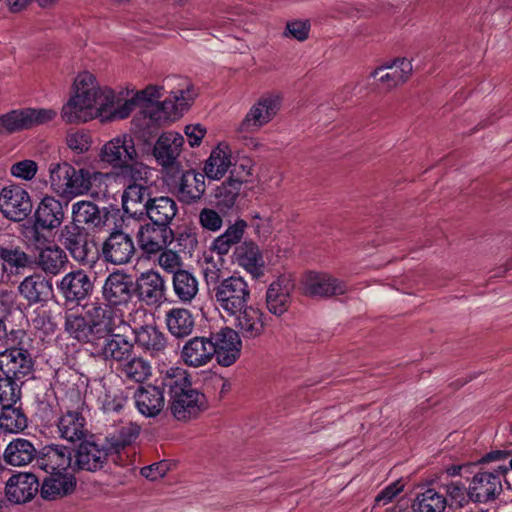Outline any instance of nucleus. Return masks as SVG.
I'll return each mask as SVG.
<instances>
[{
  "instance_id": "1",
  "label": "nucleus",
  "mask_w": 512,
  "mask_h": 512,
  "mask_svg": "<svg viewBox=\"0 0 512 512\" xmlns=\"http://www.w3.org/2000/svg\"><path fill=\"white\" fill-rule=\"evenodd\" d=\"M141 112L150 124L175 121L190 107L196 97L193 84L187 78H167L165 86L148 85L135 92Z\"/></svg>"
},
{
  "instance_id": "2",
  "label": "nucleus",
  "mask_w": 512,
  "mask_h": 512,
  "mask_svg": "<svg viewBox=\"0 0 512 512\" xmlns=\"http://www.w3.org/2000/svg\"><path fill=\"white\" fill-rule=\"evenodd\" d=\"M113 100V89L100 86L89 71L78 73L73 83V93L63 105L61 117L69 124L86 123L100 118L103 121Z\"/></svg>"
},
{
  "instance_id": "3",
  "label": "nucleus",
  "mask_w": 512,
  "mask_h": 512,
  "mask_svg": "<svg viewBox=\"0 0 512 512\" xmlns=\"http://www.w3.org/2000/svg\"><path fill=\"white\" fill-rule=\"evenodd\" d=\"M50 190L65 199L98 196L107 189L108 173L87 168L77 169L67 161L51 163L48 168Z\"/></svg>"
},
{
  "instance_id": "4",
  "label": "nucleus",
  "mask_w": 512,
  "mask_h": 512,
  "mask_svg": "<svg viewBox=\"0 0 512 512\" xmlns=\"http://www.w3.org/2000/svg\"><path fill=\"white\" fill-rule=\"evenodd\" d=\"M163 384L169 389L170 410L177 420L188 421L205 410V395L192 387L189 375L183 368H168Z\"/></svg>"
},
{
  "instance_id": "5",
  "label": "nucleus",
  "mask_w": 512,
  "mask_h": 512,
  "mask_svg": "<svg viewBox=\"0 0 512 512\" xmlns=\"http://www.w3.org/2000/svg\"><path fill=\"white\" fill-rule=\"evenodd\" d=\"M217 309L226 316L235 315L249 304L251 289L248 281L240 275H231L220 280L213 288Z\"/></svg>"
},
{
  "instance_id": "6",
  "label": "nucleus",
  "mask_w": 512,
  "mask_h": 512,
  "mask_svg": "<svg viewBox=\"0 0 512 512\" xmlns=\"http://www.w3.org/2000/svg\"><path fill=\"white\" fill-rule=\"evenodd\" d=\"M57 111L53 108L25 107L0 115V134H13L52 122Z\"/></svg>"
},
{
  "instance_id": "7",
  "label": "nucleus",
  "mask_w": 512,
  "mask_h": 512,
  "mask_svg": "<svg viewBox=\"0 0 512 512\" xmlns=\"http://www.w3.org/2000/svg\"><path fill=\"white\" fill-rule=\"evenodd\" d=\"M98 157L101 163L113 169L124 170L138 163L139 154L132 135L123 133L105 142Z\"/></svg>"
},
{
  "instance_id": "8",
  "label": "nucleus",
  "mask_w": 512,
  "mask_h": 512,
  "mask_svg": "<svg viewBox=\"0 0 512 512\" xmlns=\"http://www.w3.org/2000/svg\"><path fill=\"white\" fill-rule=\"evenodd\" d=\"M91 322L95 343L116 332H128L130 325L123 319L122 313L110 305L91 304L86 311Z\"/></svg>"
},
{
  "instance_id": "9",
  "label": "nucleus",
  "mask_w": 512,
  "mask_h": 512,
  "mask_svg": "<svg viewBox=\"0 0 512 512\" xmlns=\"http://www.w3.org/2000/svg\"><path fill=\"white\" fill-rule=\"evenodd\" d=\"M281 105L282 97L279 94L269 92L261 95L245 114L238 131L258 132L275 118Z\"/></svg>"
},
{
  "instance_id": "10",
  "label": "nucleus",
  "mask_w": 512,
  "mask_h": 512,
  "mask_svg": "<svg viewBox=\"0 0 512 512\" xmlns=\"http://www.w3.org/2000/svg\"><path fill=\"white\" fill-rule=\"evenodd\" d=\"M508 470V466L499 464L492 470L476 473L469 485L470 499L484 503L496 498L502 490V478Z\"/></svg>"
},
{
  "instance_id": "11",
  "label": "nucleus",
  "mask_w": 512,
  "mask_h": 512,
  "mask_svg": "<svg viewBox=\"0 0 512 512\" xmlns=\"http://www.w3.org/2000/svg\"><path fill=\"white\" fill-rule=\"evenodd\" d=\"M0 211L5 218L14 222L26 219L32 211L29 193L17 184L3 187L0 191Z\"/></svg>"
},
{
  "instance_id": "12",
  "label": "nucleus",
  "mask_w": 512,
  "mask_h": 512,
  "mask_svg": "<svg viewBox=\"0 0 512 512\" xmlns=\"http://www.w3.org/2000/svg\"><path fill=\"white\" fill-rule=\"evenodd\" d=\"M210 338L215 349L214 356L220 366L229 367L239 359L242 350V340L236 330L224 327L218 332L211 334Z\"/></svg>"
},
{
  "instance_id": "13",
  "label": "nucleus",
  "mask_w": 512,
  "mask_h": 512,
  "mask_svg": "<svg viewBox=\"0 0 512 512\" xmlns=\"http://www.w3.org/2000/svg\"><path fill=\"white\" fill-rule=\"evenodd\" d=\"M72 464V451L66 446L52 444L43 447L37 454L35 465L48 475L67 473Z\"/></svg>"
},
{
  "instance_id": "14",
  "label": "nucleus",
  "mask_w": 512,
  "mask_h": 512,
  "mask_svg": "<svg viewBox=\"0 0 512 512\" xmlns=\"http://www.w3.org/2000/svg\"><path fill=\"white\" fill-rule=\"evenodd\" d=\"M294 283L288 276H280L269 284L265 294V305L269 313L280 317L291 304Z\"/></svg>"
},
{
  "instance_id": "15",
  "label": "nucleus",
  "mask_w": 512,
  "mask_h": 512,
  "mask_svg": "<svg viewBox=\"0 0 512 512\" xmlns=\"http://www.w3.org/2000/svg\"><path fill=\"white\" fill-rule=\"evenodd\" d=\"M134 253L135 246L132 237L122 230L111 232L102 245L104 259L115 265L128 263Z\"/></svg>"
},
{
  "instance_id": "16",
  "label": "nucleus",
  "mask_w": 512,
  "mask_h": 512,
  "mask_svg": "<svg viewBox=\"0 0 512 512\" xmlns=\"http://www.w3.org/2000/svg\"><path fill=\"white\" fill-rule=\"evenodd\" d=\"M305 294L310 296L329 297L341 295L347 291L346 284L328 273L310 271L302 280Z\"/></svg>"
},
{
  "instance_id": "17",
  "label": "nucleus",
  "mask_w": 512,
  "mask_h": 512,
  "mask_svg": "<svg viewBox=\"0 0 512 512\" xmlns=\"http://www.w3.org/2000/svg\"><path fill=\"white\" fill-rule=\"evenodd\" d=\"M172 240L173 232L169 227L154 223L142 225L137 233L138 245L148 255L161 252Z\"/></svg>"
},
{
  "instance_id": "18",
  "label": "nucleus",
  "mask_w": 512,
  "mask_h": 512,
  "mask_svg": "<svg viewBox=\"0 0 512 512\" xmlns=\"http://www.w3.org/2000/svg\"><path fill=\"white\" fill-rule=\"evenodd\" d=\"M240 337L244 339H256L265 331V314L253 305L247 304L240 312L230 315Z\"/></svg>"
},
{
  "instance_id": "19",
  "label": "nucleus",
  "mask_w": 512,
  "mask_h": 512,
  "mask_svg": "<svg viewBox=\"0 0 512 512\" xmlns=\"http://www.w3.org/2000/svg\"><path fill=\"white\" fill-rule=\"evenodd\" d=\"M127 333L116 332L94 343V352L105 361L122 362L129 359L133 351V343L127 339Z\"/></svg>"
},
{
  "instance_id": "20",
  "label": "nucleus",
  "mask_w": 512,
  "mask_h": 512,
  "mask_svg": "<svg viewBox=\"0 0 512 512\" xmlns=\"http://www.w3.org/2000/svg\"><path fill=\"white\" fill-rule=\"evenodd\" d=\"M39 490V481L32 473L13 474L6 482L5 494L8 501L22 504L30 501Z\"/></svg>"
},
{
  "instance_id": "21",
  "label": "nucleus",
  "mask_w": 512,
  "mask_h": 512,
  "mask_svg": "<svg viewBox=\"0 0 512 512\" xmlns=\"http://www.w3.org/2000/svg\"><path fill=\"white\" fill-rule=\"evenodd\" d=\"M32 359L23 348H9L0 352V371L4 376L20 380L32 370Z\"/></svg>"
},
{
  "instance_id": "22",
  "label": "nucleus",
  "mask_w": 512,
  "mask_h": 512,
  "mask_svg": "<svg viewBox=\"0 0 512 512\" xmlns=\"http://www.w3.org/2000/svg\"><path fill=\"white\" fill-rule=\"evenodd\" d=\"M232 259L253 278L257 279L263 275L264 258L259 246L252 240L243 241L236 246Z\"/></svg>"
},
{
  "instance_id": "23",
  "label": "nucleus",
  "mask_w": 512,
  "mask_h": 512,
  "mask_svg": "<svg viewBox=\"0 0 512 512\" xmlns=\"http://www.w3.org/2000/svg\"><path fill=\"white\" fill-rule=\"evenodd\" d=\"M133 293V283L130 277L124 273H111L102 287L103 298L110 306L127 304Z\"/></svg>"
},
{
  "instance_id": "24",
  "label": "nucleus",
  "mask_w": 512,
  "mask_h": 512,
  "mask_svg": "<svg viewBox=\"0 0 512 512\" xmlns=\"http://www.w3.org/2000/svg\"><path fill=\"white\" fill-rule=\"evenodd\" d=\"M214 354L210 337H193L183 345L180 357L187 366L198 368L207 365Z\"/></svg>"
},
{
  "instance_id": "25",
  "label": "nucleus",
  "mask_w": 512,
  "mask_h": 512,
  "mask_svg": "<svg viewBox=\"0 0 512 512\" xmlns=\"http://www.w3.org/2000/svg\"><path fill=\"white\" fill-rule=\"evenodd\" d=\"M184 145V137L174 131L162 133L157 139L153 154L163 167H172L176 163Z\"/></svg>"
},
{
  "instance_id": "26",
  "label": "nucleus",
  "mask_w": 512,
  "mask_h": 512,
  "mask_svg": "<svg viewBox=\"0 0 512 512\" xmlns=\"http://www.w3.org/2000/svg\"><path fill=\"white\" fill-rule=\"evenodd\" d=\"M36 226L45 230H54L61 226L64 220V208L60 200L54 196L41 199L35 211Z\"/></svg>"
},
{
  "instance_id": "27",
  "label": "nucleus",
  "mask_w": 512,
  "mask_h": 512,
  "mask_svg": "<svg viewBox=\"0 0 512 512\" xmlns=\"http://www.w3.org/2000/svg\"><path fill=\"white\" fill-rule=\"evenodd\" d=\"M109 448L93 442H82L76 452V465L79 469L87 471H97L101 469L107 461Z\"/></svg>"
},
{
  "instance_id": "28",
  "label": "nucleus",
  "mask_w": 512,
  "mask_h": 512,
  "mask_svg": "<svg viewBox=\"0 0 512 512\" xmlns=\"http://www.w3.org/2000/svg\"><path fill=\"white\" fill-rule=\"evenodd\" d=\"M86 424V419L79 411L68 410L59 416L56 427L61 439L78 442L85 439L88 433Z\"/></svg>"
},
{
  "instance_id": "29",
  "label": "nucleus",
  "mask_w": 512,
  "mask_h": 512,
  "mask_svg": "<svg viewBox=\"0 0 512 512\" xmlns=\"http://www.w3.org/2000/svg\"><path fill=\"white\" fill-rule=\"evenodd\" d=\"M137 290L142 301L148 305H155L165 298L166 285L158 272L149 270L137 279Z\"/></svg>"
},
{
  "instance_id": "30",
  "label": "nucleus",
  "mask_w": 512,
  "mask_h": 512,
  "mask_svg": "<svg viewBox=\"0 0 512 512\" xmlns=\"http://www.w3.org/2000/svg\"><path fill=\"white\" fill-rule=\"evenodd\" d=\"M64 246L71 257L82 266L92 268L98 260V251L95 245L80 233L67 235Z\"/></svg>"
},
{
  "instance_id": "31",
  "label": "nucleus",
  "mask_w": 512,
  "mask_h": 512,
  "mask_svg": "<svg viewBox=\"0 0 512 512\" xmlns=\"http://www.w3.org/2000/svg\"><path fill=\"white\" fill-rule=\"evenodd\" d=\"M137 410L145 417L157 416L165 405L163 391L153 385L141 386L134 393Z\"/></svg>"
},
{
  "instance_id": "32",
  "label": "nucleus",
  "mask_w": 512,
  "mask_h": 512,
  "mask_svg": "<svg viewBox=\"0 0 512 512\" xmlns=\"http://www.w3.org/2000/svg\"><path fill=\"white\" fill-rule=\"evenodd\" d=\"M232 165V150L228 143L220 142L212 149L204 164V175L211 180H220Z\"/></svg>"
},
{
  "instance_id": "33",
  "label": "nucleus",
  "mask_w": 512,
  "mask_h": 512,
  "mask_svg": "<svg viewBox=\"0 0 512 512\" xmlns=\"http://www.w3.org/2000/svg\"><path fill=\"white\" fill-rule=\"evenodd\" d=\"M144 211L152 223L169 227L177 214L178 207L174 199L167 196H158L147 199Z\"/></svg>"
},
{
  "instance_id": "34",
  "label": "nucleus",
  "mask_w": 512,
  "mask_h": 512,
  "mask_svg": "<svg viewBox=\"0 0 512 512\" xmlns=\"http://www.w3.org/2000/svg\"><path fill=\"white\" fill-rule=\"evenodd\" d=\"M59 289L67 301H80L92 290V282L82 270L66 274L59 283Z\"/></svg>"
},
{
  "instance_id": "35",
  "label": "nucleus",
  "mask_w": 512,
  "mask_h": 512,
  "mask_svg": "<svg viewBox=\"0 0 512 512\" xmlns=\"http://www.w3.org/2000/svg\"><path fill=\"white\" fill-rule=\"evenodd\" d=\"M134 334L135 344L151 356L162 353L167 345L165 335L155 326L146 325L130 329Z\"/></svg>"
},
{
  "instance_id": "36",
  "label": "nucleus",
  "mask_w": 512,
  "mask_h": 512,
  "mask_svg": "<svg viewBox=\"0 0 512 512\" xmlns=\"http://www.w3.org/2000/svg\"><path fill=\"white\" fill-rule=\"evenodd\" d=\"M248 228V223L242 219L237 218L234 223L227 226L225 231L217 236L210 245L211 252L216 255H227L233 246H238L242 243V239Z\"/></svg>"
},
{
  "instance_id": "37",
  "label": "nucleus",
  "mask_w": 512,
  "mask_h": 512,
  "mask_svg": "<svg viewBox=\"0 0 512 512\" xmlns=\"http://www.w3.org/2000/svg\"><path fill=\"white\" fill-rule=\"evenodd\" d=\"M76 479L70 472L50 474L41 486V496L46 500H56L74 491Z\"/></svg>"
},
{
  "instance_id": "38",
  "label": "nucleus",
  "mask_w": 512,
  "mask_h": 512,
  "mask_svg": "<svg viewBox=\"0 0 512 512\" xmlns=\"http://www.w3.org/2000/svg\"><path fill=\"white\" fill-rule=\"evenodd\" d=\"M18 290L29 304H36L49 299L52 295V284L44 276L34 274L25 277Z\"/></svg>"
},
{
  "instance_id": "39",
  "label": "nucleus",
  "mask_w": 512,
  "mask_h": 512,
  "mask_svg": "<svg viewBox=\"0 0 512 512\" xmlns=\"http://www.w3.org/2000/svg\"><path fill=\"white\" fill-rule=\"evenodd\" d=\"M386 69L389 71L383 73L385 68L379 67L371 76L374 78L379 76L378 80L382 86L386 89H392L409 78L412 72V63L405 58L397 59L392 64L386 66Z\"/></svg>"
},
{
  "instance_id": "40",
  "label": "nucleus",
  "mask_w": 512,
  "mask_h": 512,
  "mask_svg": "<svg viewBox=\"0 0 512 512\" xmlns=\"http://www.w3.org/2000/svg\"><path fill=\"white\" fill-rule=\"evenodd\" d=\"M205 189L204 174L195 171H186L180 178L177 195L181 202L192 204L202 197Z\"/></svg>"
},
{
  "instance_id": "41",
  "label": "nucleus",
  "mask_w": 512,
  "mask_h": 512,
  "mask_svg": "<svg viewBox=\"0 0 512 512\" xmlns=\"http://www.w3.org/2000/svg\"><path fill=\"white\" fill-rule=\"evenodd\" d=\"M72 223L77 228H100L105 224L97 205L90 201H77L71 208Z\"/></svg>"
},
{
  "instance_id": "42",
  "label": "nucleus",
  "mask_w": 512,
  "mask_h": 512,
  "mask_svg": "<svg viewBox=\"0 0 512 512\" xmlns=\"http://www.w3.org/2000/svg\"><path fill=\"white\" fill-rule=\"evenodd\" d=\"M34 445L27 439L16 438L11 441L5 451L4 460L12 466H25L37 457Z\"/></svg>"
},
{
  "instance_id": "43",
  "label": "nucleus",
  "mask_w": 512,
  "mask_h": 512,
  "mask_svg": "<svg viewBox=\"0 0 512 512\" xmlns=\"http://www.w3.org/2000/svg\"><path fill=\"white\" fill-rule=\"evenodd\" d=\"M173 291L180 302L191 303L199 292V282L196 276L187 270H178L173 275Z\"/></svg>"
},
{
  "instance_id": "44",
  "label": "nucleus",
  "mask_w": 512,
  "mask_h": 512,
  "mask_svg": "<svg viewBox=\"0 0 512 512\" xmlns=\"http://www.w3.org/2000/svg\"><path fill=\"white\" fill-rule=\"evenodd\" d=\"M165 320L169 332L178 338L191 334L195 325L192 313L185 308L170 309Z\"/></svg>"
},
{
  "instance_id": "45",
  "label": "nucleus",
  "mask_w": 512,
  "mask_h": 512,
  "mask_svg": "<svg viewBox=\"0 0 512 512\" xmlns=\"http://www.w3.org/2000/svg\"><path fill=\"white\" fill-rule=\"evenodd\" d=\"M65 331L74 339L90 343H95L92 332L91 322L88 318L75 312H68L65 316Z\"/></svg>"
},
{
  "instance_id": "46",
  "label": "nucleus",
  "mask_w": 512,
  "mask_h": 512,
  "mask_svg": "<svg viewBox=\"0 0 512 512\" xmlns=\"http://www.w3.org/2000/svg\"><path fill=\"white\" fill-rule=\"evenodd\" d=\"M120 93L119 96L113 91V100L111 106L109 107V111H107L106 116H104L103 121H109L114 119H125L127 118L137 107L141 108V103L138 100L135 92L127 91L126 98H122Z\"/></svg>"
},
{
  "instance_id": "47",
  "label": "nucleus",
  "mask_w": 512,
  "mask_h": 512,
  "mask_svg": "<svg viewBox=\"0 0 512 512\" xmlns=\"http://www.w3.org/2000/svg\"><path fill=\"white\" fill-rule=\"evenodd\" d=\"M27 425V417L17 404L1 408L0 429L3 432L11 434L20 433Z\"/></svg>"
},
{
  "instance_id": "48",
  "label": "nucleus",
  "mask_w": 512,
  "mask_h": 512,
  "mask_svg": "<svg viewBox=\"0 0 512 512\" xmlns=\"http://www.w3.org/2000/svg\"><path fill=\"white\" fill-rule=\"evenodd\" d=\"M67 261L64 250L56 245L48 246L41 249L38 256L39 266L46 272L52 275L58 274L64 267Z\"/></svg>"
},
{
  "instance_id": "49",
  "label": "nucleus",
  "mask_w": 512,
  "mask_h": 512,
  "mask_svg": "<svg viewBox=\"0 0 512 512\" xmlns=\"http://www.w3.org/2000/svg\"><path fill=\"white\" fill-rule=\"evenodd\" d=\"M94 383L97 386V400L105 412H119L124 407L127 399L120 390L107 388L102 380Z\"/></svg>"
},
{
  "instance_id": "50",
  "label": "nucleus",
  "mask_w": 512,
  "mask_h": 512,
  "mask_svg": "<svg viewBox=\"0 0 512 512\" xmlns=\"http://www.w3.org/2000/svg\"><path fill=\"white\" fill-rule=\"evenodd\" d=\"M446 506L445 495L435 489H427L418 494L413 503L415 512H444Z\"/></svg>"
},
{
  "instance_id": "51",
  "label": "nucleus",
  "mask_w": 512,
  "mask_h": 512,
  "mask_svg": "<svg viewBox=\"0 0 512 512\" xmlns=\"http://www.w3.org/2000/svg\"><path fill=\"white\" fill-rule=\"evenodd\" d=\"M121 373L128 380L143 382L151 376L152 367L142 357H133L122 365Z\"/></svg>"
},
{
  "instance_id": "52",
  "label": "nucleus",
  "mask_w": 512,
  "mask_h": 512,
  "mask_svg": "<svg viewBox=\"0 0 512 512\" xmlns=\"http://www.w3.org/2000/svg\"><path fill=\"white\" fill-rule=\"evenodd\" d=\"M92 143V135L85 129L70 128L66 132L65 144L74 154L81 155L87 153Z\"/></svg>"
},
{
  "instance_id": "53",
  "label": "nucleus",
  "mask_w": 512,
  "mask_h": 512,
  "mask_svg": "<svg viewBox=\"0 0 512 512\" xmlns=\"http://www.w3.org/2000/svg\"><path fill=\"white\" fill-rule=\"evenodd\" d=\"M147 199H152L149 189L141 184L134 183L125 189L122 195V205L126 212L136 214L138 210L133 209L134 206L137 204L144 206Z\"/></svg>"
},
{
  "instance_id": "54",
  "label": "nucleus",
  "mask_w": 512,
  "mask_h": 512,
  "mask_svg": "<svg viewBox=\"0 0 512 512\" xmlns=\"http://www.w3.org/2000/svg\"><path fill=\"white\" fill-rule=\"evenodd\" d=\"M18 380L0 376V405L1 408L16 405L21 400V387Z\"/></svg>"
},
{
  "instance_id": "55",
  "label": "nucleus",
  "mask_w": 512,
  "mask_h": 512,
  "mask_svg": "<svg viewBox=\"0 0 512 512\" xmlns=\"http://www.w3.org/2000/svg\"><path fill=\"white\" fill-rule=\"evenodd\" d=\"M0 259L5 267L11 269L24 268L29 264L28 255L18 247L0 246Z\"/></svg>"
},
{
  "instance_id": "56",
  "label": "nucleus",
  "mask_w": 512,
  "mask_h": 512,
  "mask_svg": "<svg viewBox=\"0 0 512 512\" xmlns=\"http://www.w3.org/2000/svg\"><path fill=\"white\" fill-rule=\"evenodd\" d=\"M213 253L210 251L203 256L202 270L207 283L218 280L225 263L223 258L225 255H217L215 258Z\"/></svg>"
},
{
  "instance_id": "57",
  "label": "nucleus",
  "mask_w": 512,
  "mask_h": 512,
  "mask_svg": "<svg viewBox=\"0 0 512 512\" xmlns=\"http://www.w3.org/2000/svg\"><path fill=\"white\" fill-rule=\"evenodd\" d=\"M198 218L200 226L212 233L220 231L223 226L222 216L212 208H203Z\"/></svg>"
},
{
  "instance_id": "58",
  "label": "nucleus",
  "mask_w": 512,
  "mask_h": 512,
  "mask_svg": "<svg viewBox=\"0 0 512 512\" xmlns=\"http://www.w3.org/2000/svg\"><path fill=\"white\" fill-rule=\"evenodd\" d=\"M38 171V164L31 159H24L15 162L10 167V173L13 177L30 181L32 180Z\"/></svg>"
},
{
  "instance_id": "59",
  "label": "nucleus",
  "mask_w": 512,
  "mask_h": 512,
  "mask_svg": "<svg viewBox=\"0 0 512 512\" xmlns=\"http://www.w3.org/2000/svg\"><path fill=\"white\" fill-rule=\"evenodd\" d=\"M139 427L134 424H128L126 426H122L118 431L117 438L112 437V441L110 443L111 448L116 451H119L121 448L125 447L132 443L139 435Z\"/></svg>"
},
{
  "instance_id": "60",
  "label": "nucleus",
  "mask_w": 512,
  "mask_h": 512,
  "mask_svg": "<svg viewBox=\"0 0 512 512\" xmlns=\"http://www.w3.org/2000/svg\"><path fill=\"white\" fill-rule=\"evenodd\" d=\"M159 253L158 263L163 270L168 273H173V275H175V272H178V270H181V258L176 252L163 249Z\"/></svg>"
},
{
  "instance_id": "61",
  "label": "nucleus",
  "mask_w": 512,
  "mask_h": 512,
  "mask_svg": "<svg viewBox=\"0 0 512 512\" xmlns=\"http://www.w3.org/2000/svg\"><path fill=\"white\" fill-rule=\"evenodd\" d=\"M447 494L450 498L451 505L458 507H463L470 499L469 489L466 490L464 485L458 482L451 483L447 486Z\"/></svg>"
},
{
  "instance_id": "62",
  "label": "nucleus",
  "mask_w": 512,
  "mask_h": 512,
  "mask_svg": "<svg viewBox=\"0 0 512 512\" xmlns=\"http://www.w3.org/2000/svg\"><path fill=\"white\" fill-rule=\"evenodd\" d=\"M403 488L404 485L399 480L389 484L375 497V504L378 506H385L391 503L393 499L403 491Z\"/></svg>"
},
{
  "instance_id": "63",
  "label": "nucleus",
  "mask_w": 512,
  "mask_h": 512,
  "mask_svg": "<svg viewBox=\"0 0 512 512\" xmlns=\"http://www.w3.org/2000/svg\"><path fill=\"white\" fill-rule=\"evenodd\" d=\"M310 25L306 21H290L286 25L284 36L292 37L298 41H304L309 34Z\"/></svg>"
},
{
  "instance_id": "64",
  "label": "nucleus",
  "mask_w": 512,
  "mask_h": 512,
  "mask_svg": "<svg viewBox=\"0 0 512 512\" xmlns=\"http://www.w3.org/2000/svg\"><path fill=\"white\" fill-rule=\"evenodd\" d=\"M184 133L188 139L190 147L195 148L201 145L202 140L207 133V130L203 125L199 123L188 124L184 128Z\"/></svg>"
}]
</instances>
